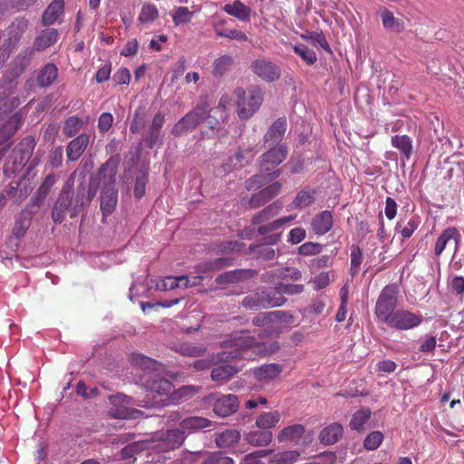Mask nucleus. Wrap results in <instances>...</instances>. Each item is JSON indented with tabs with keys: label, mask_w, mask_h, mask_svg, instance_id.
Returning a JSON list of instances; mask_svg holds the SVG:
<instances>
[{
	"label": "nucleus",
	"mask_w": 464,
	"mask_h": 464,
	"mask_svg": "<svg viewBox=\"0 0 464 464\" xmlns=\"http://www.w3.org/2000/svg\"><path fill=\"white\" fill-rule=\"evenodd\" d=\"M132 365L144 371L140 381L146 390V397L142 401L143 407H162L174 402L176 397H182L193 390L191 386H183L173 392V384L170 381L160 376L163 366L157 361L142 355L132 353L130 356Z\"/></svg>",
	"instance_id": "nucleus-1"
},
{
	"label": "nucleus",
	"mask_w": 464,
	"mask_h": 464,
	"mask_svg": "<svg viewBox=\"0 0 464 464\" xmlns=\"http://www.w3.org/2000/svg\"><path fill=\"white\" fill-rule=\"evenodd\" d=\"M223 347L227 350L218 353L216 358L217 362H225L226 363L212 369L211 379L214 382L228 380L238 372L237 367L227 363L230 360L249 359L251 358V355L247 354L249 351L259 355L271 354L279 349V344L276 342L270 343L258 342L247 332H235L227 340L224 341Z\"/></svg>",
	"instance_id": "nucleus-2"
},
{
	"label": "nucleus",
	"mask_w": 464,
	"mask_h": 464,
	"mask_svg": "<svg viewBox=\"0 0 464 464\" xmlns=\"http://www.w3.org/2000/svg\"><path fill=\"white\" fill-rule=\"evenodd\" d=\"M117 162L111 159L107 160L99 170V179L102 183L101 192V211L103 217L113 212L118 202L116 188Z\"/></svg>",
	"instance_id": "nucleus-3"
},
{
	"label": "nucleus",
	"mask_w": 464,
	"mask_h": 464,
	"mask_svg": "<svg viewBox=\"0 0 464 464\" xmlns=\"http://www.w3.org/2000/svg\"><path fill=\"white\" fill-rule=\"evenodd\" d=\"M287 155V150L285 145H279L271 148L268 151L262 155L261 174L255 175L246 181V188L248 190L257 188L263 185L265 179L272 181L279 177L281 171L276 169V166L283 162Z\"/></svg>",
	"instance_id": "nucleus-4"
},
{
	"label": "nucleus",
	"mask_w": 464,
	"mask_h": 464,
	"mask_svg": "<svg viewBox=\"0 0 464 464\" xmlns=\"http://www.w3.org/2000/svg\"><path fill=\"white\" fill-rule=\"evenodd\" d=\"M34 147V138L27 136L13 149L4 165V174L6 178H11L24 169L32 157Z\"/></svg>",
	"instance_id": "nucleus-5"
},
{
	"label": "nucleus",
	"mask_w": 464,
	"mask_h": 464,
	"mask_svg": "<svg viewBox=\"0 0 464 464\" xmlns=\"http://www.w3.org/2000/svg\"><path fill=\"white\" fill-rule=\"evenodd\" d=\"M282 208V202L276 200L253 217L252 223L254 225H259L264 223L257 228V231L260 235H266L268 233L276 231L285 227V225H288L295 218V215H289L268 222L270 218L278 215Z\"/></svg>",
	"instance_id": "nucleus-6"
},
{
	"label": "nucleus",
	"mask_w": 464,
	"mask_h": 464,
	"mask_svg": "<svg viewBox=\"0 0 464 464\" xmlns=\"http://www.w3.org/2000/svg\"><path fill=\"white\" fill-rule=\"evenodd\" d=\"M233 96L237 102V115L241 120L251 118L263 102V92L259 87L251 86L247 90L237 88Z\"/></svg>",
	"instance_id": "nucleus-7"
},
{
	"label": "nucleus",
	"mask_w": 464,
	"mask_h": 464,
	"mask_svg": "<svg viewBox=\"0 0 464 464\" xmlns=\"http://www.w3.org/2000/svg\"><path fill=\"white\" fill-rule=\"evenodd\" d=\"M398 288L395 285H386L380 293L375 304V315L384 324L391 319L396 311Z\"/></svg>",
	"instance_id": "nucleus-8"
},
{
	"label": "nucleus",
	"mask_w": 464,
	"mask_h": 464,
	"mask_svg": "<svg viewBox=\"0 0 464 464\" xmlns=\"http://www.w3.org/2000/svg\"><path fill=\"white\" fill-rule=\"evenodd\" d=\"M423 321V316L419 313H413L407 309H398L387 322L391 328L408 331L418 327Z\"/></svg>",
	"instance_id": "nucleus-9"
},
{
	"label": "nucleus",
	"mask_w": 464,
	"mask_h": 464,
	"mask_svg": "<svg viewBox=\"0 0 464 464\" xmlns=\"http://www.w3.org/2000/svg\"><path fill=\"white\" fill-rule=\"evenodd\" d=\"M185 440V432L179 427L158 434L157 439L152 441L156 450L169 451L179 448Z\"/></svg>",
	"instance_id": "nucleus-10"
},
{
	"label": "nucleus",
	"mask_w": 464,
	"mask_h": 464,
	"mask_svg": "<svg viewBox=\"0 0 464 464\" xmlns=\"http://www.w3.org/2000/svg\"><path fill=\"white\" fill-rule=\"evenodd\" d=\"M208 113L206 106H198L193 111L186 114L173 127L174 136H180L188 131H192L206 117Z\"/></svg>",
	"instance_id": "nucleus-11"
},
{
	"label": "nucleus",
	"mask_w": 464,
	"mask_h": 464,
	"mask_svg": "<svg viewBox=\"0 0 464 464\" xmlns=\"http://www.w3.org/2000/svg\"><path fill=\"white\" fill-rule=\"evenodd\" d=\"M72 202V193L70 189H63L59 198H57L52 211V218L54 223H61L65 218L67 213L71 211V217L73 218L77 215L80 205H76L70 209Z\"/></svg>",
	"instance_id": "nucleus-12"
},
{
	"label": "nucleus",
	"mask_w": 464,
	"mask_h": 464,
	"mask_svg": "<svg viewBox=\"0 0 464 464\" xmlns=\"http://www.w3.org/2000/svg\"><path fill=\"white\" fill-rule=\"evenodd\" d=\"M253 72L266 82H275L280 78L281 70L273 62L266 59H257L251 64Z\"/></svg>",
	"instance_id": "nucleus-13"
},
{
	"label": "nucleus",
	"mask_w": 464,
	"mask_h": 464,
	"mask_svg": "<svg viewBox=\"0 0 464 464\" xmlns=\"http://www.w3.org/2000/svg\"><path fill=\"white\" fill-rule=\"evenodd\" d=\"M132 399L124 394H117L110 397V401L114 407L111 409V413L115 418L118 419H132L135 418V414L140 411L133 410L129 407Z\"/></svg>",
	"instance_id": "nucleus-14"
},
{
	"label": "nucleus",
	"mask_w": 464,
	"mask_h": 464,
	"mask_svg": "<svg viewBox=\"0 0 464 464\" xmlns=\"http://www.w3.org/2000/svg\"><path fill=\"white\" fill-rule=\"evenodd\" d=\"M256 150L254 147L240 149L234 156L227 159L222 165L223 172L228 173L234 169L246 165L256 155Z\"/></svg>",
	"instance_id": "nucleus-15"
},
{
	"label": "nucleus",
	"mask_w": 464,
	"mask_h": 464,
	"mask_svg": "<svg viewBox=\"0 0 464 464\" xmlns=\"http://www.w3.org/2000/svg\"><path fill=\"white\" fill-rule=\"evenodd\" d=\"M238 406L239 401L236 395H221L215 401L213 411L219 417H227L236 412Z\"/></svg>",
	"instance_id": "nucleus-16"
},
{
	"label": "nucleus",
	"mask_w": 464,
	"mask_h": 464,
	"mask_svg": "<svg viewBox=\"0 0 464 464\" xmlns=\"http://www.w3.org/2000/svg\"><path fill=\"white\" fill-rule=\"evenodd\" d=\"M197 282H190L187 276H166L159 280L156 284V289L159 291H169L176 288L186 289L192 285H195Z\"/></svg>",
	"instance_id": "nucleus-17"
},
{
	"label": "nucleus",
	"mask_w": 464,
	"mask_h": 464,
	"mask_svg": "<svg viewBox=\"0 0 464 464\" xmlns=\"http://www.w3.org/2000/svg\"><path fill=\"white\" fill-rule=\"evenodd\" d=\"M333 226L334 218L329 210L321 211L311 221L312 230L317 236L325 235L332 229Z\"/></svg>",
	"instance_id": "nucleus-18"
},
{
	"label": "nucleus",
	"mask_w": 464,
	"mask_h": 464,
	"mask_svg": "<svg viewBox=\"0 0 464 464\" xmlns=\"http://www.w3.org/2000/svg\"><path fill=\"white\" fill-rule=\"evenodd\" d=\"M281 188L282 186L279 182H274L273 184L266 187L250 198L248 201L250 208H257L265 205L280 192Z\"/></svg>",
	"instance_id": "nucleus-19"
},
{
	"label": "nucleus",
	"mask_w": 464,
	"mask_h": 464,
	"mask_svg": "<svg viewBox=\"0 0 464 464\" xmlns=\"http://www.w3.org/2000/svg\"><path fill=\"white\" fill-rule=\"evenodd\" d=\"M451 240L454 241L455 251H457L460 243V234L458 229L453 227L446 228L438 237L434 247V254L437 256H440L446 248L448 243Z\"/></svg>",
	"instance_id": "nucleus-20"
},
{
	"label": "nucleus",
	"mask_w": 464,
	"mask_h": 464,
	"mask_svg": "<svg viewBox=\"0 0 464 464\" xmlns=\"http://www.w3.org/2000/svg\"><path fill=\"white\" fill-rule=\"evenodd\" d=\"M233 259L230 257H218L211 261H206L199 263L196 266V272L199 275L198 277L194 278L196 281L197 279H202L204 277V275L218 271L223 269L224 267L229 266L232 265Z\"/></svg>",
	"instance_id": "nucleus-21"
},
{
	"label": "nucleus",
	"mask_w": 464,
	"mask_h": 464,
	"mask_svg": "<svg viewBox=\"0 0 464 464\" xmlns=\"http://www.w3.org/2000/svg\"><path fill=\"white\" fill-rule=\"evenodd\" d=\"M89 135L82 133L69 142L66 148V156L69 160L76 161L84 152L89 144Z\"/></svg>",
	"instance_id": "nucleus-22"
},
{
	"label": "nucleus",
	"mask_w": 464,
	"mask_h": 464,
	"mask_svg": "<svg viewBox=\"0 0 464 464\" xmlns=\"http://www.w3.org/2000/svg\"><path fill=\"white\" fill-rule=\"evenodd\" d=\"M212 422L206 418L199 416H191L181 420L179 428L185 432L187 437L188 434L203 430L211 426Z\"/></svg>",
	"instance_id": "nucleus-23"
},
{
	"label": "nucleus",
	"mask_w": 464,
	"mask_h": 464,
	"mask_svg": "<svg viewBox=\"0 0 464 464\" xmlns=\"http://www.w3.org/2000/svg\"><path fill=\"white\" fill-rule=\"evenodd\" d=\"M304 427L301 424H294L284 428L277 435L279 442H288L298 445L304 434Z\"/></svg>",
	"instance_id": "nucleus-24"
},
{
	"label": "nucleus",
	"mask_w": 464,
	"mask_h": 464,
	"mask_svg": "<svg viewBox=\"0 0 464 464\" xmlns=\"http://www.w3.org/2000/svg\"><path fill=\"white\" fill-rule=\"evenodd\" d=\"M282 371V365L278 363H267L255 368L253 374L257 381L267 382L278 377Z\"/></svg>",
	"instance_id": "nucleus-25"
},
{
	"label": "nucleus",
	"mask_w": 464,
	"mask_h": 464,
	"mask_svg": "<svg viewBox=\"0 0 464 464\" xmlns=\"http://www.w3.org/2000/svg\"><path fill=\"white\" fill-rule=\"evenodd\" d=\"M256 275V271L250 269H236L218 275L216 283L218 285L237 283L247 278H251Z\"/></svg>",
	"instance_id": "nucleus-26"
},
{
	"label": "nucleus",
	"mask_w": 464,
	"mask_h": 464,
	"mask_svg": "<svg viewBox=\"0 0 464 464\" xmlns=\"http://www.w3.org/2000/svg\"><path fill=\"white\" fill-rule=\"evenodd\" d=\"M222 9L225 13L241 22H248L250 20L251 9L240 0H235L232 4H226Z\"/></svg>",
	"instance_id": "nucleus-27"
},
{
	"label": "nucleus",
	"mask_w": 464,
	"mask_h": 464,
	"mask_svg": "<svg viewBox=\"0 0 464 464\" xmlns=\"http://www.w3.org/2000/svg\"><path fill=\"white\" fill-rule=\"evenodd\" d=\"M272 430H250L245 435V440L247 444L254 447H266L272 442Z\"/></svg>",
	"instance_id": "nucleus-28"
},
{
	"label": "nucleus",
	"mask_w": 464,
	"mask_h": 464,
	"mask_svg": "<svg viewBox=\"0 0 464 464\" xmlns=\"http://www.w3.org/2000/svg\"><path fill=\"white\" fill-rule=\"evenodd\" d=\"M282 414L278 411H263L256 419V426L260 430H271L281 420Z\"/></svg>",
	"instance_id": "nucleus-29"
},
{
	"label": "nucleus",
	"mask_w": 464,
	"mask_h": 464,
	"mask_svg": "<svg viewBox=\"0 0 464 464\" xmlns=\"http://www.w3.org/2000/svg\"><path fill=\"white\" fill-rule=\"evenodd\" d=\"M58 77V68L53 63H47L40 69L36 82L41 88L51 86Z\"/></svg>",
	"instance_id": "nucleus-30"
},
{
	"label": "nucleus",
	"mask_w": 464,
	"mask_h": 464,
	"mask_svg": "<svg viewBox=\"0 0 464 464\" xmlns=\"http://www.w3.org/2000/svg\"><path fill=\"white\" fill-rule=\"evenodd\" d=\"M285 130L286 120L285 118H279L271 125L269 130L265 134V142H271L273 144L279 143L282 140Z\"/></svg>",
	"instance_id": "nucleus-31"
},
{
	"label": "nucleus",
	"mask_w": 464,
	"mask_h": 464,
	"mask_svg": "<svg viewBox=\"0 0 464 464\" xmlns=\"http://www.w3.org/2000/svg\"><path fill=\"white\" fill-rule=\"evenodd\" d=\"M64 2L63 0H53L44 10L42 16V23L44 25L53 24L58 17L63 13Z\"/></svg>",
	"instance_id": "nucleus-32"
},
{
	"label": "nucleus",
	"mask_w": 464,
	"mask_h": 464,
	"mask_svg": "<svg viewBox=\"0 0 464 464\" xmlns=\"http://www.w3.org/2000/svg\"><path fill=\"white\" fill-rule=\"evenodd\" d=\"M343 426L339 423H333L325 427L320 433V441L325 445L334 444L343 436Z\"/></svg>",
	"instance_id": "nucleus-33"
},
{
	"label": "nucleus",
	"mask_w": 464,
	"mask_h": 464,
	"mask_svg": "<svg viewBox=\"0 0 464 464\" xmlns=\"http://www.w3.org/2000/svg\"><path fill=\"white\" fill-rule=\"evenodd\" d=\"M153 441L139 440L133 443L128 444L121 450V457L124 459H129L134 455L139 454L144 450H155L153 447Z\"/></svg>",
	"instance_id": "nucleus-34"
},
{
	"label": "nucleus",
	"mask_w": 464,
	"mask_h": 464,
	"mask_svg": "<svg viewBox=\"0 0 464 464\" xmlns=\"http://www.w3.org/2000/svg\"><path fill=\"white\" fill-rule=\"evenodd\" d=\"M57 36L58 32L56 29H45L35 38L34 48L37 51L44 50L53 44L57 40Z\"/></svg>",
	"instance_id": "nucleus-35"
},
{
	"label": "nucleus",
	"mask_w": 464,
	"mask_h": 464,
	"mask_svg": "<svg viewBox=\"0 0 464 464\" xmlns=\"http://www.w3.org/2000/svg\"><path fill=\"white\" fill-rule=\"evenodd\" d=\"M240 439V432L237 430H226L216 436V444L218 448L227 449L233 447Z\"/></svg>",
	"instance_id": "nucleus-36"
},
{
	"label": "nucleus",
	"mask_w": 464,
	"mask_h": 464,
	"mask_svg": "<svg viewBox=\"0 0 464 464\" xmlns=\"http://www.w3.org/2000/svg\"><path fill=\"white\" fill-rule=\"evenodd\" d=\"M380 14L386 30L394 33H400L404 30V22L401 19L396 18L391 11L384 9L381 11Z\"/></svg>",
	"instance_id": "nucleus-37"
},
{
	"label": "nucleus",
	"mask_w": 464,
	"mask_h": 464,
	"mask_svg": "<svg viewBox=\"0 0 464 464\" xmlns=\"http://www.w3.org/2000/svg\"><path fill=\"white\" fill-rule=\"evenodd\" d=\"M20 116L14 114L10 116L0 129V145L6 142L17 130L20 125Z\"/></svg>",
	"instance_id": "nucleus-38"
},
{
	"label": "nucleus",
	"mask_w": 464,
	"mask_h": 464,
	"mask_svg": "<svg viewBox=\"0 0 464 464\" xmlns=\"http://www.w3.org/2000/svg\"><path fill=\"white\" fill-rule=\"evenodd\" d=\"M260 293L264 308L282 306L286 301L276 287L273 290L262 291Z\"/></svg>",
	"instance_id": "nucleus-39"
},
{
	"label": "nucleus",
	"mask_w": 464,
	"mask_h": 464,
	"mask_svg": "<svg viewBox=\"0 0 464 464\" xmlns=\"http://www.w3.org/2000/svg\"><path fill=\"white\" fill-rule=\"evenodd\" d=\"M199 9H198V11ZM196 11H189L186 6H176L172 9L170 15L176 26L188 24Z\"/></svg>",
	"instance_id": "nucleus-40"
},
{
	"label": "nucleus",
	"mask_w": 464,
	"mask_h": 464,
	"mask_svg": "<svg viewBox=\"0 0 464 464\" xmlns=\"http://www.w3.org/2000/svg\"><path fill=\"white\" fill-rule=\"evenodd\" d=\"M392 145L399 150L406 158L410 159L412 153V141L407 135H395L392 138Z\"/></svg>",
	"instance_id": "nucleus-41"
},
{
	"label": "nucleus",
	"mask_w": 464,
	"mask_h": 464,
	"mask_svg": "<svg viewBox=\"0 0 464 464\" xmlns=\"http://www.w3.org/2000/svg\"><path fill=\"white\" fill-rule=\"evenodd\" d=\"M234 63V58L231 55H222L217 58L213 63L212 73L216 77L224 75Z\"/></svg>",
	"instance_id": "nucleus-42"
},
{
	"label": "nucleus",
	"mask_w": 464,
	"mask_h": 464,
	"mask_svg": "<svg viewBox=\"0 0 464 464\" xmlns=\"http://www.w3.org/2000/svg\"><path fill=\"white\" fill-rule=\"evenodd\" d=\"M159 17V10L153 4H144L139 14V21L143 24H150Z\"/></svg>",
	"instance_id": "nucleus-43"
},
{
	"label": "nucleus",
	"mask_w": 464,
	"mask_h": 464,
	"mask_svg": "<svg viewBox=\"0 0 464 464\" xmlns=\"http://www.w3.org/2000/svg\"><path fill=\"white\" fill-rule=\"evenodd\" d=\"M300 452L298 450H285L275 454L271 459L272 464H293L298 460Z\"/></svg>",
	"instance_id": "nucleus-44"
},
{
	"label": "nucleus",
	"mask_w": 464,
	"mask_h": 464,
	"mask_svg": "<svg viewBox=\"0 0 464 464\" xmlns=\"http://www.w3.org/2000/svg\"><path fill=\"white\" fill-rule=\"evenodd\" d=\"M372 411L368 408L357 411L352 417L350 427L352 430H360L362 426L369 420Z\"/></svg>",
	"instance_id": "nucleus-45"
},
{
	"label": "nucleus",
	"mask_w": 464,
	"mask_h": 464,
	"mask_svg": "<svg viewBox=\"0 0 464 464\" xmlns=\"http://www.w3.org/2000/svg\"><path fill=\"white\" fill-rule=\"evenodd\" d=\"M82 121L77 116H71L66 119L63 132L66 137H73L82 128Z\"/></svg>",
	"instance_id": "nucleus-46"
},
{
	"label": "nucleus",
	"mask_w": 464,
	"mask_h": 464,
	"mask_svg": "<svg viewBox=\"0 0 464 464\" xmlns=\"http://www.w3.org/2000/svg\"><path fill=\"white\" fill-rule=\"evenodd\" d=\"M293 49L307 64L312 65L317 60L314 51L303 44H295Z\"/></svg>",
	"instance_id": "nucleus-47"
},
{
	"label": "nucleus",
	"mask_w": 464,
	"mask_h": 464,
	"mask_svg": "<svg viewBox=\"0 0 464 464\" xmlns=\"http://www.w3.org/2000/svg\"><path fill=\"white\" fill-rule=\"evenodd\" d=\"M216 34L220 37H226L229 40H237L245 42L247 40V36L245 33L236 29H220L218 24L214 25Z\"/></svg>",
	"instance_id": "nucleus-48"
},
{
	"label": "nucleus",
	"mask_w": 464,
	"mask_h": 464,
	"mask_svg": "<svg viewBox=\"0 0 464 464\" xmlns=\"http://www.w3.org/2000/svg\"><path fill=\"white\" fill-rule=\"evenodd\" d=\"M174 350L185 356H199L204 351L200 345H194L188 343H181L175 345Z\"/></svg>",
	"instance_id": "nucleus-49"
},
{
	"label": "nucleus",
	"mask_w": 464,
	"mask_h": 464,
	"mask_svg": "<svg viewBox=\"0 0 464 464\" xmlns=\"http://www.w3.org/2000/svg\"><path fill=\"white\" fill-rule=\"evenodd\" d=\"M143 140L150 149L161 145L163 142V137L160 130L150 127L147 132L143 135Z\"/></svg>",
	"instance_id": "nucleus-50"
},
{
	"label": "nucleus",
	"mask_w": 464,
	"mask_h": 464,
	"mask_svg": "<svg viewBox=\"0 0 464 464\" xmlns=\"http://www.w3.org/2000/svg\"><path fill=\"white\" fill-rule=\"evenodd\" d=\"M383 438L382 432L378 430L372 431L364 439L363 446L367 450H375L382 443Z\"/></svg>",
	"instance_id": "nucleus-51"
},
{
	"label": "nucleus",
	"mask_w": 464,
	"mask_h": 464,
	"mask_svg": "<svg viewBox=\"0 0 464 464\" xmlns=\"http://www.w3.org/2000/svg\"><path fill=\"white\" fill-rule=\"evenodd\" d=\"M314 201V194L312 191L310 190H302L300 191L294 202H293V206L294 208H306L310 205H312V203Z\"/></svg>",
	"instance_id": "nucleus-52"
},
{
	"label": "nucleus",
	"mask_w": 464,
	"mask_h": 464,
	"mask_svg": "<svg viewBox=\"0 0 464 464\" xmlns=\"http://www.w3.org/2000/svg\"><path fill=\"white\" fill-rule=\"evenodd\" d=\"M362 261V252L361 248L356 246L353 245L351 247V274L353 276L356 275L359 272L360 266Z\"/></svg>",
	"instance_id": "nucleus-53"
},
{
	"label": "nucleus",
	"mask_w": 464,
	"mask_h": 464,
	"mask_svg": "<svg viewBox=\"0 0 464 464\" xmlns=\"http://www.w3.org/2000/svg\"><path fill=\"white\" fill-rule=\"evenodd\" d=\"M272 450H259L244 457L240 464H263L261 459L270 454Z\"/></svg>",
	"instance_id": "nucleus-54"
},
{
	"label": "nucleus",
	"mask_w": 464,
	"mask_h": 464,
	"mask_svg": "<svg viewBox=\"0 0 464 464\" xmlns=\"http://www.w3.org/2000/svg\"><path fill=\"white\" fill-rule=\"evenodd\" d=\"M323 246L315 242H306L298 247V254L301 256H315L322 252Z\"/></svg>",
	"instance_id": "nucleus-55"
},
{
	"label": "nucleus",
	"mask_w": 464,
	"mask_h": 464,
	"mask_svg": "<svg viewBox=\"0 0 464 464\" xmlns=\"http://www.w3.org/2000/svg\"><path fill=\"white\" fill-rule=\"evenodd\" d=\"M242 305L248 309H260L263 307V302L261 298V293H254L252 295H246L242 300Z\"/></svg>",
	"instance_id": "nucleus-56"
},
{
	"label": "nucleus",
	"mask_w": 464,
	"mask_h": 464,
	"mask_svg": "<svg viewBox=\"0 0 464 464\" xmlns=\"http://www.w3.org/2000/svg\"><path fill=\"white\" fill-rule=\"evenodd\" d=\"M28 27L26 19H16L10 27V34L14 37V41H18Z\"/></svg>",
	"instance_id": "nucleus-57"
},
{
	"label": "nucleus",
	"mask_w": 464,
	"mask_h": 464,
	"mask_svg": "<svg viewBox=\"0 0 464 464\" xmlns=\"http://www.w3.org/2000/svg\"><path fill=\"white\" fill-rule=\"evenodd\" d=\"M276 289L279 290L281 295H298L301 294L304 291V285H293V284H285V283H279L276 285Z\"/></svg>",
	"instance_id": "nucleus-58"
},
{
	"label": "nucleus",
	"mask_w": 464,
	"mask_h": 464,
	"mask_svg": "<svg viewBox=\"0 0 464 464\" xmlns=\"http://www.w3.org/2000/svg\"><path fill=\"white\" fill-rule=\"evenodd\" d=\"M233 459L220 453H211L204 459L203 464H233Z\"/></svg>",
	"instance_id": "nucleus-59"
},
{
	"label": "nucleus",
	"mask_w": 464,
	"mask_h": 464,
	"mask_svg": "<svg viewBox=\"0 0 464 464\" xmlns=\"http://www.w3.org/2000/svg\"><path fill=\"white\" fill-rule=\"evenodd\" d=\"M147 184V176L145 173H141L137 176L134 187V196L137 198H140L145 195Z\"/></svg>",
	"instance_id": "nucleus-60"
},
{
	"label": "nucleus",
	"mask_w": 464,
	"mask_h": 464,
	"mask_svg": "<svg viewBox=\"0 0 464 464\" xmlns=\"http://www.w3.org/2000/svg\"><path fill=\"white\" fill-rule=\"evenodd\" d=\"M29 226V221H27L21 214L15 221V225L13 230V233L16 238H21L24 236L26 229Z\"/></svg>",
	"instance_id": "nucleus-61"
},
{
	"label": "nucleus",
	"mask_w": 464,
	"mask_h": 464,
	"mask_svg": "<svg viewBox=\"0 0 464 464\" xmlns=\"http://www.w3.org/2000/svg\"><path fill=\"white\" fill-rule=\"evenodd\" d=\"M306 237V232L303 227L292 228L288 233L287 242L296 245L302 242Z\"/></svg>",
	"instance_id": "nucleus-62"
},
{
	"label": "nucleus",
	"mask_w": 464,
	"mask_h": 464,
	"mask_svg": "<svg viewBox=\"0 0 464 464\" xmlns=\"http://www.w3.org/2000/svg\"><path fill=\"white\" fill-rule=\"evenodd\" d=\"M113 122V116L110 112H103L98 120V129L100 132H106L110 130Z\"/></svg>",
	"instance_id": "nucleus-63"
},
{
	"label": "nucleus",
	"mask_w": 464,
	"mask_h": 464,
	"mask_svg": "<svg viewBox=\"0 0 464 464\" xmlns=\"http://www.w3.org/2000/svg\"><path fill=\"white\" fill-rule=\"evenodd\" d=\"M336 461V455L332 451H325L319 455L315 460L311 461L312 464H334Z\"/></svg>",
	"instance_id": "nucleus-64"
}]
</instances>
